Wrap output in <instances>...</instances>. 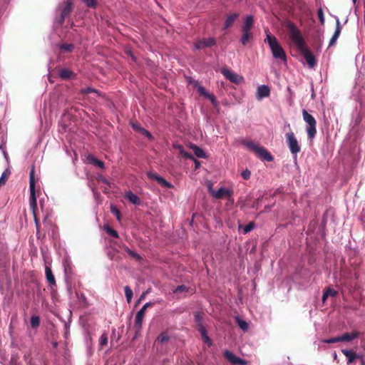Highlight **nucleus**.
<instances>
[{"instance_id": "1", "label": "nucleus", "mask_w": 365, "mask_h": 365, "mask_svg": "<svg viewBox=\"0 0 365 365\" xmlns=\"http://www.w3.org/2000/svg\"><path fill=\"white\" fill-rule=\"evenodd\" d=\"M287 28L291 40L297 46L298 51L302 53L309 68H314L317 64L316 58L307 47L300 31L292 22L287 24Z\"/></svg>"}, {"instance_id": "2", "label": "nucleus", "mask_w": 365, "mask_h": 365, "mask_svg": "<svg viewBox=\"0 0 365 365\" xmlns=\"http://www.w3.org/2000/svg\"><path fill=\"white\" fill-rule=\"evenodd\" d=\"M264 42L269 44L272 56L275 59H279L284 63L287 62V56L284 49L279 44L277 38L269 34L268 31H266V38L264 39Z\"/></svg>"}, {"instance_id": "3", "label": "nucleus", "mask_w": 365, "mask_h": 365, "mask_svg": "<svg viewBox=\"0 0 365 365\" xmlns=\"http://www.w3.org/2000/svg\"><path fill=\"white\" fill-rule=\"evenodd\" d=\"M242 144L254 152L261 160L267 162L273 161V156L264 147L259 146L254 142L247 140H244Z\"/></svg>"}, {"instance_id": "4", "label": "nucleus", "mask_w": 365, "mask_h": 365, "mask_svg": "<svg viewBox=\"0 0 365 365\" xmlns=\"http://www.w3.org/2000/svg\"><path fill=\"white\" fill-rule=\"evenodd\" d=\"M302 116L304 120L308 125L306 129L308 138L312 140L317 133V121L315 118L304 109L302 110Z\"/></svg>"}, {"instance_id": "5", "label": "nucleus", "mask_w": 365, "mask_h": 365, "mask_svg": "<svg viewBox=\"0 0 365 365\" xmlns=\"http://www.w3.org/2000/svg\"><path fill=\"white\" fill-rule=\"evenodd\" d=\"M286 141L287 143V145L289 148V150L291 153L294 155V157H297V153H299L301 150L300 145L297 140L295 135L293 132H289L287 133L286 135Z\"/></svg>"}, {"instance_id": "6", "label": "nucleus", "mask_w": 365, "mask_h": 365, "mask_svg": "<svg viewBox=\"0 0 365 365\" xmlns=\"http://www.w3.org/2000/svg\"><path fill=\"white\" fill-rule=\"evenodd\" d=\"M73 0H65L63 4H59L58 6V9H60L61 16L58 20V23L60 25L63 24L65 19L70 15L71 12L73 10Z\"/></svg>"}, {"instance_id": "7", "label": "nucleus", "mask_w": 365, "mask_h": 365, "mask_svg": "<svg viewBox=\"0 0 365 365\" xmlns=\"http://www.w3.org/2000/svg\"><path fill=\"white\" fill-rule=\"evenodd\" d=\"M29 190H30L29 204H30L31 208L34 212L35 209L37 207V200H36V185H35V179H34V172L33 170L30 173Z\"/></svg>"}, {"instance_id": "8", "label": "nucleus", "mask_w": 365, "mask_h": 365, "mask_svg": "<svg viewBox=\"0 0 365 365\" xmlns=\"http://www.w3.org/2000/svg\"><path fill=\"white\" fill-rule=\"evenodd\" d=\"M152 305L153 304L151 302H147L137 312L134 324V328L135 329L136 334H138L142 328L143 320L145 316L146 309Z\"/></svg>"}, {"instance_id": "9", "label": "nucleus", "mask_w": 365, "mask_h": 365, "mask_svg": "<svg viewBox=\"0 0 365 365\" xmlns=\"http://www.w3.org/2000/svg\"><path fill=\"white\" fill-rule=\"evenodd\" d=\"M208 188H209L210 193L215 199H221L225 196H227L228 197H230L232 195V190L225 188L224 187H221L217 190H212L211 186H209Z\"/></svg>"}, {"instance_id": "10", "label": "nucleus", "mask_w": 365, "mask_h": 365, "mask_svg": "<svg viewBox=\"0 0 365 365\" xmlns=\"http://www.w3.org/2000/svg\"><path fill=\"white\" fill-rule=\"evenodd\" d=\"M221 71L224 76L232 83L240 84L244 81V78L242 76L231 71L227 68H222Z\"/></svg>"}, {"instance_id": "11", "label": "nucleus", "mask_w": 365, "mask_h": 365, "mask_svg": "<svg viewBox=\"0 0 365 365\" xmlns=\"http://www.w3.org/2000/svg\"><path fill=\"white\" fill-rule=\"evenodd\" d=\"M195 88L201 96L209 99L214 107H217L218 106L215 96L213 94L208 93L203 86H200L198 83H196Z\"/></svg>"}, {"instance_id": "12", "label": "nucleus", "mask_w": 365, "mask_h": 365, "mask_svg": "<svg viewBox=\"0 0 365 365\" xmlns=\"http://www.w3.org/2000/svg\"><path fill=\"white\" fill-rule=\"evenodd\" d=\"M216 43V40L215 38L210 37L207 38H202L197 40L195 43V49L200 50L207 47H211Z\"/></svg>"}, {"instance_id": "13", "label": "nucleus", "mask_w": 365, "mask_h": 365, "mask_svg": "<svg viewBox=\"0 0 365 365\" xmlns=\"http://www.w3.org/2000/svg\"><path fill=\"white\" fill-rule=\"evenodd\" d=\"M224 356L232 364L246 365L247 361L242 359L236 356L234 354L228 350H225L223 353Z\"/></svg>"}, {"instance_id": "14", "label": "nucleus", "mask_w": 365, "mask_h": 365, "mask_svg": "<svg viewBox=\"0 0 365 365\" xmlns=\"http://www.w3.org/2000/svg\"><path fill=\"white\" fill-rule=\"evenodd\" d=\"M147 175L150 179L156 180L163 187H166V188L173 187V185L171 183L168 182L165 179H164L163 177L158 175L155 173L149 172V173H148Z\"/></svg>"}, {"instance_id": "15", "label": "nucleus", "mask_w": 365, "mask_h": 365, "mask_svg": "<svg viewBox=\"0 0 365 365\" xmlns=\"http://www.w3.org/2000/svg\"><path fill=\"white\" fill-rule=\"evenodd\" d=\"M63 266L65 274V279L68 282L73 274V267L71 260L68 258H64L63 260Z\"/></svg>"}, {"instance_id": "16", "label": "nucleus", "mask_w": 365, "mask_h": 365, "mask_svg": "<svg viewBox=\"0 0 365 365\" xmlns=\"http://www.w3.org/2000/svg\"><path fill=\"white\" fill-rule=\"evenodd\" d=\"M270 95V89L266 85H261L257 89V98L262 99L268 97Z\"/></svg>"}, {"instance_id": "17", "label": "nucleus", "mask_w": 365, "mask_h": 365, "mask_svg": "<svg viewBox=\"0 0 365 365\" xmlns=\"http://www.w3.org/2000/svg\"><path fill=\"white\" fill-rule=\"evenodd\" d=\"M45 273H46V280L48 282L51 289H53V287H56L55 277H54L50 267L46 266Z\"/></svg>"}, {"instance_id": "18", "label": "nucleus", "mask_w": 365, "mask_h": 365, "mask_svg": "<svg viewBox=\"0 0 365 365\" xmlns=\"http://www.w3.org/2000/svg\"><path fill=\"white\" fill-rule=\"evenodd\" d=\"M341 352L344 354V356L346 357L347 359V364H352L353 362H354V361L356 359H358V358H361V356L356 354L354 351L352 350H349V349H342L341 350Z\"/></svg>"}, {"instance_id": "19", "label": "nucleus", "mask_w": 365, "mask_h": 365, "mask_svg": "<svg viewBox=\"0 0 365 365\" xmlns=\"http://www.w3.org/2000/svg\"><path fill=\"white\" fill-rule=\"evenodd\" d=\"M359 336V332L354 331L351 333H344L342 335L339 336L340 342L341 341H350L355 339H357Z\"/></svg>"}, {"instance_id": "20", "label": "nucleus", "mask_w": 365, "mask_h": 365, "mask_svg": "<svg viewBox=\"0 0 365 365\" xmlns=\"http://www.w3.org/2000/svg\"><path fill=\"white\" fill-rule=\"evenodd\" d=\"M125 197L133 205H139L141 203L140 199L131 191L127 192L125 194Z\"/></svg>"}, {"instance_id": "21", "label": "nucleus", "mask_w": 365, "mask_h": 365, "mask_svg": "<svg viewBox=\"0 0 365 365\" xmlns=\"http://www.w3.org/2000/svg\"><path fill=\"white\" fill-rule=\"evenodd\" d=\"M58 76L62 80H68L73 78L75 74L73 71L68 68H62L60 70Z\"/></svg>"}, {"instance_id": "22", "label": "nucleus", "mask_w": 365, "mask_h": 365, "mask_svg": "<svg viewBox=\"0 0 365 365\" xmlns=\"http://www.w3.org/2000/svg\"><path fill=\"white\" fill-rule=\"evenodd\" d=\"M254 18L252 15L247 16L244 24L242 28V31H251L253 26Z\"/></svg>"}, {"instance_id": "23", "label": "nucleus", "mask_w": 365, "mask_h": 365, "mask_svg": "<svg viewBox=\"0 0 365 365\" xmlns=\"http://www.w3.org/2000/svg\"><path fill=\"white\" fill-rule=\"evenodd\" d=\"M239 15L237 13L232 14L229 15L224 24V29H227L229 27H230L233 23L235 21V20L238 18Z\"/></svg>"}, {"instance_id": "24", "label": "nucleus", "mask_w": 365, "mask_h": 365, "mask_svg": "<svg viewBox=\"0 0 365 365\" xmlns=\"http://www.w3.org/2000/svg\"><path fill=\"white\" fill-rule=\"evenodd\" d=\"M242 35L240 39V42L242 45L245 46L248 43V42L252 39L253 34L251 31H242Z\"/></svg>"}, {"instance_id": "25", "label": "nucleus", "mask_w": 365, "mask_h": 365, "mask_svg": "<svg viewBox=\"0 0 365 365\" xmlns=\"http://www.w3.org/2000/svg\"><path fill=\"white\" fill-rule=\"evenodd\" d=\"M88 160L90 163L93 164L94 165L103 169L104 168V163L98 159H97L95 156L92 155H89L88 156Z\"/></svg>"}, {"instance_id": "26", "label": "nucleus", "mask_w": 365, "mask_h": 365, "mask_svg": "<svg viewBox=\"0 0 365 365\" xmlns=\"http://www.w3.org/2000/svg\"><path fill=\"white\" fill-rule=\"evenodd\" d=\"M170 340V336L168 331L162 332L157 338L156 341L162 344L168 342Z\"/></svg>"}, {"instance_id": "27", "label": "nucleus", "mask_w": 365, "mask_h": 365, "mask_svg": "<svg viewBox=\"0 0 365 365\" xmlns=\"http://www.w3.org/2000/svg\"><path fill=\"white\" fill-rule=\"evenodd\" d=\"M192 149L194 152V154L197 157V158H205V153L204 152V150L202 149H201L200 148L196 146V145H192Z\"/></svg>"}, {"instance_id": "28", "label": "nucleus", "mask_w": 365, "mask_h": 365, "mask_svg": "<svg viewBox=\"0 0 365 365\" xmlns=\"http://www.w3.org/2000/svg\"><path fill=\"white\" fill-rule=\"evenodd\" d=\"M104 230L110 236L115 237V238H118L119 235L117 232V231H115V230H113L110 226H109L108 225H104Z\"/></svg>"}, {"instance_id": "29", "label": "nucleus", "mask_w": 365, "mask_h": 365, "mask_svg": "<svg viewBox=\"0 0 365 365\" xmlns=\"http://www.w3.org/2000/svg\"><path fill=\"white\" fill-rule=\"evenodd\" d=\"M337 294V292L331 288H328L323 294L322 300L324 302L326 299L329 297H335Z\"/></svg>"}, {"instance_id": "30", "label": "nucleus", "mask_w": 365, "mask_h": 365, "mask_svg": "<svg viewBox=\"0 0 365 365\" xmlns=\"http://www.w3.org/2000/svg\"><path fill=\"white\" fill-rule=\"evenodd\" d=\"M10 174H11V172L9 169H6L3 172V173L1 174V176L0 177V186H2L6 183Z\"/></svg>"}, {"instance_id": "31", "label": "nucleus", "mask_w": 365, "mask_h": 365, "mask_svg": "<svg viewBox=\"0 0 365 365\" xmlns=\"http://www.w3.org/2000/svg\"><path fill=\"white\" fill-rule=\"evenodd\" d=\"M125 251L131 257L135 258L138 261H140L142 259V257L135 251L131 250L128 247H125Z\"/></svg>"}, {"instance_id": "32", "label": "nucleus", "mask_w": 365, "mask_h": 365, "mask_svg": "<svg viewBox=\"0 0 365 365\" xmlns=\"http://www.w3.org/2000/svg\"><path fill=\"white\" fill-rule=\"evenodd\" d=\"M124 290H125V294L127 302L128 303H130L132 299L133 294V291L129 286H125L124 287Z\"/></svg>"}, {"instance_id": "33", "label": "nucleus", "mask_w": 365, "mask_h": 365, "mask_svg": "<svg viewBox=\"0 0 365 365\" xmlns=\"http://www.w3.org/2000/svg\"><path fill=\"white\" fill-rule=\"evenodd\" d=\"M31 327L32 328H37L40 324V318L38 316H32L31 317Z\"/></svg>"}, {"instance_id": "34", "label": "nucleus", "mask_w": 365, "mask_h": 365, "mask_svg": "<svg viewBox=\"0 0 365 365\" xmlns=\"http://www.w3.org/2000/svg\"><path fill=\"white\" fill-rule=\"evenodd\" d=\"M59 48H60V49H61L64 51L71 52L74 48V46L72 43H63V44L59 45Z\"/></svg>"}, {"instance_id": "35", "label": "nucleus", "mask_w": 365, "mask_h": 365, "mask_svg": "<svg viewBox=\"0 0 365 365\" xmlns=\"http://www.w3.org/2000/svg\"><path fill=\"white\" fill-rule=\"evenodd\" d=\"M176 147L178 148V150H179V151H180V154H181L183 157H185V158H187V159H192V155H191V154H190L189 153L186 152V151L184 150V148H183V147H182V145H177Z\"/></svg>"}, {"instance_id": "36", "label": "nucleus", "mask_w": 365, "mask_h": 365, "mask_svg": "<svg viewBox=\"0 0 365 365\" xmlns=\"http://www.w3.org/2000/svg\"><path fill=\"white\" fill-rule=\"evenodd\" d=\"M236 320H237L238 326L240 327V328L241 329H242L244 331L247 330L248 324H247V323L245 321L240 319L239 317H237Z\"/></svg>"}, {"instance_id": "37", "label": "nucleus", "mask_w": 365, "mask_h": 365, "mask_svg": "<svg viewBox=\"0 0 365 365\" xmlns=\"http://www.w3.org/2000/svg\"><path fill=\"white\" fill-rule=\"evenodd\" d=\"M340 32H338V31H334V33L333 34V36H331L330 41H329V46L331 47L332 46H334L335 44V43L336 42L339 36H340Z\"/></svg>"}, {"instance_id": "38", "label": "nucleus", "mask_w": 365, "mask_h": 365, "mask_svg": "<svg viewBox=\"0 0 365 365\" xmlns=\"http://www.w3.org/2000/svg\"><path fill=\"white\" fill-rule=\"evenodd\" d=\"M110 212L115 215L118 221H120V212L115 205H111Z\"/></svg>"}, {"instance_id": "39", "label": "nucleus", "mask_w": 365, "mask_h": 365, "mask_svg": "<svg viewBox=\"0 0 365 365\" xmlns=\"http://www.w3.org/2000/svg\"><path fill=\"white\" fill-rule=\"evenodd\" d=\"M202 319H203V317H202V315L201 314V313L196 312L195 314V321L197 324V327H200V325H203L202 323Z\"/></svg>"}, {"instance_id": "40", "label": "nucleus", "mask_w": 365, "mask_h": 365, "mask_svg": "<svg viewBox=\"0 0 365 365\" xmlns=\"http://www.w3.org/2000/svg\"><path fill=\"white\" fill-rule=\"evenodd\" d=\"M241 176L244 180H249L251 177V172L247 168L241 173Z\"/></svg>"}, {"instance_id": "41", "label": "nucleus", "mask_w": 365, "mask_h": 365, "mask_svg": "<svg viewBox=\"0 0 365 365\" xmlns=\"http://www.w3.org/2000/svg\"><path fill=\"white\" fill-rule=\"evenodd\" d=\"M99 342H100V345L101 346L107 344L108 343V336H107V334H103L100 338V340H99Z\"/></svg>"}, {"instance_id": "42", "label": "nucleus", "mask_w": 365, "mask_h": 365, "mask_svg": "<svg viewBox=\"0 0 365 365\" xmlns=\"http://www.w3.org/2000/svg\"><path fill=\"white\" fill-rule=\"evenodd\" d=\"M24 359L26 362L27 365H33L31 362V354L30 352H27L24 354Z\"/></svg>"}, {"instance_id": "43", "label": "nucleus", "mask_w": 365, "mask_h": 365, "mask_svg": "<svg viewBox=\"0 0 365 365\" xmlns=\"http://www.w3.org/2000/svg\"><path fill=\"white\" fill-rule=\"evenodd\" d=\"M83 2L86 4L87 6L90 8H93L96 6V2L95 0H82Z\"/></svg>"}, {"instance_id": "44", "label": "nucleus", "mask_w": 365, "mask_h": 365, "mask_svg": "<svg viewBox=\"0 0 365 365\" xmlns=\"http://www.w3.org/2000/svg\"><path fill=\"white\" fill-rule=\"evenodd\" d=\"M324 342L327 343V344H333V343L340 342V339H339V336L333 337V338H330V339L324 340Z\"/></svg>"}, {"instance_id": "45", "label": "nucleus", "mask_w": 365, "mask_h": 365, "mask_svg": "<svg viewBox=\"0 0 365 365\" xmlns=\"http://www.w3.org/2000/svg\"><path fill=\"white\" fill-rule=\"evenodd\" d=\"M317 14H318V17L320 21V23L322 24H324V13H323V11L322 9H319L317 11Z\"/></svg>"}, {"instance_id": "46", "label": "nucleus", "mask_w": 365, "mask_h": 365, "mask_svg": "<svg viewBox=\"0 0 365 365\" xmlns=\"http://www.w3.org/2000/svg\"><path fill=\"white\" fill-rule=\"evenodd\" d=\"M336 19V28H335V31H338V32H341V29H342V26L340 23V21L339 19V18L337 16L335 17Z\"/></svg>"}, {"instance_id": "47", "label": "nucleus", "mask_w": 365, "mask_h": 365, "mask_svg": "<svg viewBox=\"0 0 365 365\" xmlns=\"http://www.w3.org/2000/svg\"><path fill=\"white\" fill-rule=\"evenodd\" d=\"M132 127L135 130L139 132L140 133H143L145 130L144 128L140 126L138 123H132Z\"/></svg>"}, {"instance_id": "48", "label": "nucleus", "mask_w": 365, "mask_h": 365, "mask_svg": "<svg viewBox=\"0 0 365 365\" xmlns=\"http://www.w3.org/2000/svg\"><path fill=\"white\" fill-rule=\"evenodd\" d=\"M255 227V225L253 222H251L248 225H247L245 227H244V233H247L249 232H250L251 230H253V228Z\"/></svg>"}, {"instance_id": "49", "label": "nucleus", "mask_w": 365, "mask_h": 365, "mask_svg": "<svg viewBox=\"0 0 365 365\" xmlns=\"http://www.w3.org/2000/svg\"><path fill=\"white\" fill-rule=\"evenodd\" d=\"M98 93V91L94 89V88H92L91 87H88V88H83L81 90V93H83V94H88L89 93Z\"/></svg>"}, {"instance_id": "50", "label": "nucleus", "mask_w": 365, "mask_h": 365, "mask_svg": "<svg viewBox=\"0 0 365 365\" xmlns=\"http://www.w3.org/2000/svg\"><path fill=\"white\" fill-rule=\"evenodd\" d=\"M197 330L200 333L202 337L207 335V330L203 325H200V327H197Z\"/></svg>"}, {"instance_id": "51", "label": "nucleus", "mask_w": 365, "mask_h": 365, "mask_svg": "<svg viewBox=\"0 0 365 365\" xmlns=\"http://www.w3.org/2000/svg\"><path fill=\"white\" fill-rule=\"evenodd\" d=\"M187 290V288L185 285H179L176 287V289H175L174 292L175 293H178V292H183V291H185Z\"/></svg>"}, {"instance_id": "52", "label": "nucleus", "mask_w": 365, "mask_h": 365, "mask_svg": "<svg viewBox=\"0 0 365 365\" xmlns=\"http://www.w3.org/2000/svg\"><path fill=\"white\" fill-rule=\"evenodd\" d=\"M203 341L210 346L212 345V341L210 338L208 336V335L204 336L202 337Z\"/></svg>"}, {"instance_id": "53", "label": "nucleus", "mask_w": 365, "mask_h": 365, "mask_svg": "<svg viewBox=\"0 0 365 365\" xmlns=\"http://www.w3.org/2000/svg\"><path fill=\"white\" fill-rule=\"evenodd\" d=\"M203 341L210 346L212 345V341L210 338L208 336V335L204 336L202 337Z\"/></svg>"}, {"instance_id": "54", "label": "nucleus", "mask_w": 365, "mask_h": 365, "mask_svg": "<svg viewBox=\"0 0 365 365\" xmlns=\"http://www.w3.org/2000/svg\"><path fill=\"white\" fill-rule=\"evenodd\" d=\"M141 134L145 135L147 138H148L149 139H152L153 138V136L151 135V133L148 131L147 130H144V131L143 133H141Z\"/></svg>"}, {"instance_id": "55", "label": "nucleus", "mask_w": 365, "mask_h": 365, "mask_svg": "<svg viewBox=\"0 0 365 365\" xmlns=\"http://www.w3.org/2000/svg\"><path fill=\"white\" fill-rule=\"evenodd\" d=\"M141 134L145 135L147 138H148L149 139H152L153 138V136L151 135V133L148 131L147 130H144V131L143 133H141Z\"/></svg>"}, {"instance_id": "56", "label": "nucleus", "mask_w": 365, "mask_h": 365, "mask_svg": "<svg viewBox=\"0 0 365 365\" xmlns=\"http://www.w3.org/2000/svg\"><path fill=\"white\" fill-rule=\"evenodd\" d=\"M358 359L361 360V365H365V361L363 359V358L361 356V358H358Z\"/></svg>"}, {"instance_id": "57", "label": "nucleus", "mask_w": 365, "mask_h": 365, "mask_svg": "<svg viewBox=\"0 0 365 365\" xmlns=\"http://www.w3.org/2000/svg\"><path fill=\"white\" fill-rule=\"evenodd\" d=\"M146 293H147V292H144V293L141 295V297H140V299H143V298H144V297H145V294H146Z\"/></svg>"}, {"instance_id": "58", "label": "nucleus", "mask_w": 365, "mask_h": 365, "mask_svg": "<svg viewBox=\"0 0 365 365\" xmlns=\"http://www.w3.org/2000/svg\"><path fill=\"white\" fill-rule=\"evenodd\" d=\"M315 96V94H314V90L312 91V98H314Z\"/></svg>"}, {"instance_id": "59", "label": "nucleus", "mask_w": 365, "mask_h": 365, "mask_svg": "<svg viewBox=\"0 0 365 365\" xmlns=\"http://www.w3.org/2000/svg\"><path fill=\"white\" fill-rule=\"evenodd\" d=\"M4 155L6 158H7V153L6 151H4Z\"/></svg>"}, {"instance_id": "60", "label": "nucleus", "mask_w": 365, "mask_h": 365, "mask_svg": "<svg viewBox=\"0 0 365 365\" xmlns=\"http://www.w3.org/2000/svg\"><path fill=\"white\" fill-rule=\"evenodd\" d=\"M101 180L102 181H103L104 182H107V180L106 179L103 178H101Z\"/></svg>"}, {"instance_id": "61", "label": "nucleus", "mask_w": 365, "mask_h": 365, "mask_svg": "<svg viewBox=\"0 0 365 365\" xmlns=\"http://www.w3.org/2000/svg\"><path fill=\"white\" fill-rule=\"evenodd\" d=\"M352 1H353L354 4H355L356 1V0H352Z\"/></svg>"}]
</instances>
